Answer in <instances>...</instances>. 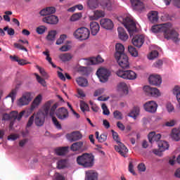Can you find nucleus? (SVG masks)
Segmentation results:
<instances>
[{"label":"nucleus","instance_id":"obj_27","mask_svg":"<svg viewBox=\"0 0 180 180\" xmlns=\"http://www.w3.org/2000/svg\"><path fill=\"white\" fill-rule=\"evenodd\" d=\"M105 17V11L97 10L94 11V15H90L89 17V20H98L100 18Z\"/></svg>","mask_w":180,"mask_h":180},{"label":"nucleus","instance_id":"obj_1","mask_svg":"<svg viewBox=\"0 0 180 180\" xmlns=\"http://www.w3.org/2000/svg\"><path fill=\"white\" fill-rule=\"evenodd\" d=\"M122 24L128 30L130 37H132V44H134L135 47L140 49L143 44H144V36L136 35L137 33L136 22H134L133 19L130 18V17H127L123 18Z\"/></svg>","mask_w":180,"mask_h":180},{"label":"nucleus","instance_id":"obj_17","mask_svg":"<svg viewBox=\"0 0 180 180\" xmlns=\"http://www.w3.org/2000/svg\"><path fill=\"white\" fill-rule=\"evenodd\" d=\"M100 6L105 11L113 10V2L110 0H101Z\"/></svg>","mask_w":180,"mask_h":180},{"label":"nucleus","instance_id":"obj_3","mask_svg":"<svg viewBox=\"0 0 180 180\" xmlns=\"http://www.w3.org/2000/svg\"><path fill=\"white\" fill-rule=\"evenodd\" d=\"M53 100L46 101L43 105L41 110H39L35 117L34 123L36 126H43L44 124V120H46V117L49 116V112L51 108V105H53Z\"/></svg>","mask_w":180,"mask_h":180},{"label":"nucleus","instance_id":"obj_31","mask_svg":"<svg viewBox=\"0 0 180 180\" xmlns=\"http://www.w3.org/2000/svg\"><path fill=\"white\" fill-rule=\"evenodd\" d=\"M85 180H98V173L94 170L86 172Z\"/></svg>","mask_w":180,"mask_h":180},{"label":"nucleus","instance_id":"obj_56","mask_svg":"<svg viewBox=\"0 0 180 180\" xmlns=\"http://www.w3.org/2000/svg\"><path fill=\"white\" fill-rule=\"evenodd\" d=\"M4 30V32H7V34H8V36H14L15 34V30L9 28V27H5Z\"/></svg>","mask_w":180,"mask_h":180},{"label":"nucleus","instance_id":"obj_22","mask_svg":"<svg viewBox=\"0 0 180 180\" xmlns=\"http://www.w3.org/2000/svg\"><path fill=\"white\" fill-rule=\"evenodd\" d=\"M70 150L72 151H80L81 153L85 151V148H84V142L78 141L74 143L70 146Z\"/></svg>","mask_w":180,"mask_h":180},{"label":"nucleus","instance_id":"obj_16","mask_svg":"<svg viewBox=\"0 0 180 180\" xmlns=\"http://www.w3.org/2000/svg\"><path fill=\"white\" fill-rule=\"evenodd\" d=\"M149 83L150 85H155V86H158V85H161L162 80L161 79L160 75H152L149 77Z\"/></svg>","mask_w":180,"mask_h":180},{"label":"nucleus","instance_id":"obj_40","mask_svg":"<svg viewBox=\"0 0 180 180\" xmlns=\"http://www.w3.org/2000/svg\"><path fill=\"white\" fill-rule=\"evenodd\" d=\"M79 86H88V80L84 77H79L76 79Z\"/></svg>","mask_w":180,"mask_h":180},{"label":"nucleus","instance_id":"obj_36","mask_svg":"<svg viewBox=\"0 0 180 180\" xmlns=\"http://www.w3.org/2000/svg\"><path fill=\"white\" fill-rule=\"evenodd\" d=\"M171 137L174 141H179L180 140V130L177 129H174L172 131Z\"/></svg>","mask_w":180,"mask_h":180},{"label":"nucleus","instance_id":"obj_52","mask_svg":"<svg viewBox=\"0 0 180 180\" xmlns=\"http://www.w3.org/2000/svg\"><path fill=\"white\" fill-rule=\"evenodd\" d=\"M51 118H52V122H53L54 126L56 127V129H58V130H61V129H62L61 124H60L58 120H57V118H56L54 116L51 117Z\"/></svg>","mask_w":180,"mask_h":180},{"label":"nucleus","instance_id":"obj_8","mask_svg":"<svg viewBox=\"0 0 180 180\" xmlns=\"http://www.w3.org/2000/svg\"><path fill=\"white\" fill-rule=\"evenodd\" d=\"M96 75L101 82H106L109 79V77H110V71L106 68H101L97 70Z\"/></svg>","mask_w":180,"mask_h":180},{"label":"nucleus","instance_id":"obj_20","mask_svg":"<svg viewBox=\"0 0 180 180\" xmlns=\"http://www.w3.org/2000/svg\"><path fill=\"white\" fill-rule=\"evenodd\" d=\"M148 139L151 144L154 143H160V140L161 139V134H155V131H152L148 135Z\"/></svg>","mask_w":180,"mask_h":180},{"label":"nucleus","instance_id":"obj_60","mask_svg":"<svg viewBox=\"0 0 180 180\" xmlns=\"http://www.w3.org/2000/svg\"><path fill=\"white\" fill-rule=\"evenodd\" d=\"M65 178L60 174L59 173H56L53 176V180H64Z\"/></svg>","mask_w":180,"mask_h":180},{"label":"nucleus","instance_id":"obj_35","mask_svg":"<svg viewBox=\"0 0 180 180\" xmlns=\"http://www.w3.org/2000/svg\"><path fill=\"white\" fill-rule=\"evenodd\" d=\"M26 111L22 110L19 114L16 111L11 112V116L14 118L15 120H18V122H20L22 120V117H23V115H25Z\"/></svg>","mask_w":180,"mask_h":180},{"label":"nucleus","instance_id":"obj_55","mask_svg":"<svg viewBox=\"0 0 180 180\" xmlns=\"http://www.w3.org/2000/svg\"><path fill=\"white\" fill-rule=\"evenodd\" d=\"M34 75L39 84H41L43 86H46V80L41 78L39 75H37V73H35Z\"/></svg>","mask_w":180,"mask_h":180},{"label":"nucleus","instance_id":"obj_30","mask_svg":"<svg viewBox=\"0 0 180 180\" xmlns=\"http://www.w3.org/2000/svg\"><path fill=\"white\" fill-rule=\"evenodd\" d=\"M115 57H119L122 55H124V46L122 44H117L115 45Z\"/></svg>","mask_w":180,"mask_h":180},{"label":"nucleus","instance_id":"obj_13","mask_svg":"<svg viewBox=\"0 0 180 180\" xmlns=\"http://www.w3.org/2000/svg\"><path fill=\"white\" fill-rule=\"evenodd\" d=\"M117 146H115V150L117 153H119L122 157H127V154L129 153V149L122 142L117 143Z\"/></svg>","mask_w":180,"mask_h":180},{"label":"nucleus","instance_id":"obj_18","mask_svg":"<svg viewBox=\"0 0 180 180\" xmlns=\"http://www.w3.org/2000/svg\"><path fill=\"white\" fill-rule=\"evenodd\" d=\"M56 116L60 120H65V119H68L69 116L68 110L65 108H60L58 110Z\"/></svg>","mask_w":180,"mask_h":180},{"label":"nucleus","instance_id":"obj_44","mask_svg":"<svg viewBox=\"0 0 180 180\" xmlns=\"http://www.w3.org/2000/svg\"><path fill=\"white\" fill-rule=\"evenodd\" d=\"M173 94L175 95L178 102H180V87L179 86H175L173 89Z\"/></svg>","mask_w":180,"mask_h":180},{"label":"nucleus","instance_id":"obj_12","mask_svg":"<svg viewBox=\"0 0 180 180\" xmlns=\"http://www.w3.org/2000/svg\"><path fill=\"white\" fill-rule=\"evenodd\" d=\"M143 108L146 112H149V113H155L157 112V108H158V105L155 101H148L143 105Z\"/></svg>","mask_w":180,"mask_h":180},{"label":"nucleus","instance_id":"obj_62","mask_svg":"<svg viewBox=\"0 0 180 180\" xmlns=\"http://www.w3.org/2000/svg\"><path fill=\"white\" fill-rule=\"evenodd\" d=\"M162 60H159L153 64V67H155V68H161V67H162Z\"/></svg>","mask_w":180,"mask_h":180},{"label":"nucleus","instance_id":"obj_37","mask_svg":"<svg viewBox=\"0 0 180 180\" xmlns=\"http://www.w3.org/2000/svg\"><path fill=\"white\" fill-rule=\"evenodd\" d=\"M68 146L58 148L55 150V153L56 155H65L66 153H68Z\"/></svg>","mask_w":180,"mask_h":180},{"label":"nucleus","instance_id":"obj_58","mask_svg":"<svg viewBox=\"0 0 180 180\" xmlns=\"http://www.w3.org/2000/svg\"><path fill=\"white\" fill-rule=\"evenodd\" d=\"M14 47H15V49H18V50H22V51L27 52V49L25 48L20 44L15 43L14 44Z\"/></svg>","mask_w":180,"mask_h":180},{"label":"nucleus","instance_id":"obj_61","mask_svg":"<svg viewBox=\"0 0 180 180\" xmlns=\"http://www.w3.org/2000/svg\"><path fill=\"white\" fill-rule=\"evenodd\" d=\"M33 122H34V114H33L29 119L28 122L27 124V127H30L32 124H33Z\"/></svg>","mask_w":180,"mask_h":180},{"label":"nucleus","instance_id":"obj_47","mask_svg":"<svg viewBox=\"0 0 180 180\" xmlns=\"http://www.w3.org/2000/svg\"><path fill=\"white\" fill-rule=\"evenodd\" d=\"M67 39V34H61L59 37V39H58V40L56 41V44L57 46H60V44H63V43H64V41H65Z\"/></svg>","mask_w":180,"mask_h":180},{"label":"nucleus","instance_id":"obj_54","mask_svg":"<svg viewBox=\"0 0 180 180\" xmlns=\"http://www.w3.org/2000/svg\"><path fill=\"white\" fill-rule=\"evenodd\" d=\"M46 30H47V27L43 25H41L37 27V30H36L37 33H38V34H43L44 33L46 32Z\"/></svg>","mask_w":180,"mask_h":180},{"label":"nucleus","instance_id":"obj_42","mask_svg":"<svg viewBox=\"0 0 180 180\" xmlns=\"http://www.w3.org/2000/svg\"><path fill=\"white\" fill-rule=\"evenodd\" d=\"M57 168L58 169H63L68 165L67 160H60L57 162Z\"/></svg>","mask_w":180,"mask_h":180},{"label":"nucleus","instance_id":"obj_49","mask_svg":"<svg viewBox=\"0 0 180 180\" xmlns=\"http://www.w3.org/2000/svg\"><path fill=\"white\" fill-rule=\"evenodd\" d=\"M82 18V14L81 13H75L72 15L70 18L71 22H77V20H79Z\"/></svg>","mask_w":180,"mask_h":180},{"label":"nucleus","instance_id":"obj_57","mask_svg":"<svg viewBox=\"0 0 180 180\" xmlns=\"http://www.w3.org/2000/svg\"><path fill=\"white\" fill-rule=\"evenodd\" d=\"M111 131L112 133L113 140H115V141H116L117 144L120 143V139H119V134H117V132L114 131L113 130H112Z\"/></svg>","mask_w":180,"mask_h":180},{"label":"nucleus","instance_id":"obj_6","mask_svg":"<svg viewBox=\"0 0 180 180\" xmlns=\"http://www.w3.org/2000/svg\"><path fill=\"white\" fill-rule=\"evenodd\" d=\"M116 75L117 77H120V78H123V79H129L131 81H133L137 78V74L132 70H118L116 72Z\"/></svg>","mask_w":180,"mask_h":180},{"label":"nucleus","instance_id":"obj_45","mask_svg":"<svg viewBox=\"0 0 180 180\" xmlns=\"http://www.w3.org/2000/svg\"><path fill=\"white\" fill-rule=\"evenodd\" d=\"M113 116L114 119H116L117 120H123V114L119 110L114 111Z\"/></svg>","mask_w":180,"mask_h":180},{"label":"nucleus","instance_id":"obj_7","mask_svg":"<svg viewBox=\"0 0 180 180\" xmlns=\"http://www.w3.org/2000/svg\"><path fill=\"white\" fill-rule=\"evenodd\" d=\"M33 99V94L30 92H26L22 94V96L20 98L18 101V106H26L32 102Z\"/></svg>","mask_w":180,"mask_h":180},{"label":"nucleus","instance_id":"obj_50","mask_svg":"<svg viewBox=\"0 0 180 180\" xmlns=\"http://www.w3.org/2000/svg\"><path fill=\"white\" fill-rule=\"evenodd\" d=\"M58 107V105L57 103H55L51 108V110L49 112V115L51 117H53L54 115H56V110Z\"/></svg>","mask_w":180,"mask_h":180},{"label":"nucleus","instance_id":"obj_41","mask_svg":"<svg viewBox=\"0 0 180 180\" xmlns=\"http://www.w3.org/2000/svg\"><path fill=\"white\" fill-rule=\"evenodd\" d=\"M60 60L65 63L66 61H70L72 58V56L70 53H63L59 56Z\"/></svg>","mask_w":180,"mask_h":180},{"label":"nucleus","instance_id":"obj_11","mask_svg":"<svg viewBox=\"0 0 180 180\" xmlns=\"http://www.w3.org/2000/svg\"><path fill=\"white\" fill-rule=\"evenodd\" d=\"M81 61H83L86 65H96V64L103 63V59L101 56H98L96 58H91L90 59L83 58L81 59Z\"/></svg>","mask_w":180,"mask_h":180},{"label":"nucleus","instance_id":"obj_26","mask_svg":"<svg viewBox=\"0 0 180 180\" xmlns=\"http://www.w3.org/2000/svg\"><path fill=\"white\" fill-rule=\"evenodd\" d=\"M53 13H56V8L54 7H46L40 11L41 16H49V15H53Z\"/></svg>","mask_w":180,"mask_h":180},{"label":"nucleus","instance_id":"obj_51","mask_svg":"<svg viewBox=\"0 0 180 180\" xmlns=\"http://www.w3.org/2000/svg\"><path fill=\"white\" fill-rule=\"evenodd\" d=\"M101 108L103 110V114L105 116H109V115H110V111H109V109H108V106L106 105V104H102Z\"/></svg>","mask_w":180,"mask_h":180},{"label":"nucleus","instance_id":"obj_15","mask_svg":"<svg viewBox=\"0 0 180 180\" xmlns=\"http://www.w3.org/2000/svg\"><path fill=\"white\" fill-rule=\"evenodd\" d=\"M101 27L106 29V30H112L113 29V21L109 18H102L100 20Z\"/></svg>","mask_w":180,"mask_h":180},{"label":"nucleus","instance_id":"obj_46","mask_svg":"<svg viewBox=\"0 0 180 180\" xmlns=\"http://www.w3.org/2000/svg\"><path fill=\"white\" fill-rule=\"evenodd\" d=\"M16 94H18V89H13L6 98H11L12 102L16 99Z\"/></svg>","mask_w":180,"mask_h":180},{"label":"nucleus","instance_id":"obj_63","mask_svg":"<svg viewBox=\"0 0 180 180\" xmlns=\"http://www.w3.org/2000/svg\"><path fill=\"white\" fill-rule=\"evenodd\" d=\"M138 169L139 171H140V172H146V165H144L143 163H140L138 165Z\"/></svg>","mask_w":180,"mask_h":180},{"label":"nucleus","instance_id":"obj_2","mask_svg":"<svg viewBox=\"0 0 180 180\" xmlns=\"http://www.w3.org/2000/svg\"><path fill=\"white\" fill-rule=\"evenodd\" d=\"M151 30L153 33H163L167 40H172L174 43L179 41V34L171 27V23L153 25Z\"/></svg>","mask_w":180,"mask_h":180},{"label":"nucleus","instance_id":"obj_5","mask_svg":"<svg viewBox=\"0 0 180 180\" xmlns=\"http://www.w3.org/2000/svg\"><path fill=\"white\" fill-rule=\"evenodd\" d=\"M91 32L86 27H80L75 30L73 34V36L77 40H88L89 39V35Z\"/></svg>","mask_w":180,"mask_h":180},{"label":"nucleus","instance_id":"obj_23","mask_svg":"<svg viewBox=\"0 0 180 180\" xmlns=\"http://www.w3.org/2000/svg\"><path fill=\"white\" fill-rule=\"evenodd\" d=\"M41 101H43V96H41V94H39L32 101L30 107V110H34V109H37V108L40 106Z\"/></svg>","mask_w":180,"mask_h":180},{"label":"nucleus","instance_id":"obj_4","mask_svg":"<svg viewBox=\"0 0 180 180\" xmlns=\"http://www.w3.org/2000/svg\"><path fill=\"white\" fill-rule=\"evenodd\" d=\"M77 162L84 168H92L95 164V156L92 154L84 153L77 158Z\"/></svg>","mask_w":180,"mask_h":180},{"label":"nucleus","instance_id":"obj_29","mask_svg":"<svg viewBox=\"0 0 180 180\" xmlns=\"http://www.w3.org/2000/svg\"><path fill=\"white\" fill-rule=\"evenodd\" d=\"M117 32L119 38L120 40H122V41H126V40L129 39V35H127V33H126V31H124V28L119 27L117 28Z\"/></svg>","mask_w":180,"mask_h":180},{"label":"nucleus","instance_id":"obj_21","mask_svg":"<svg viewBox=\"0 0 180 180\" xmlns=\"http://www.w3.org/2000/svg\"><path fill=\"white\" fill-rule=\"evenodd\" d=\"M117 89L122 95H128L129 94V86L125 82H120L117 84Z\"/></svg>","mask_w":180,"mask_h":180},{"label":"nucleus","instance_id":"obj_53","mask_svg":"<svg viewBox=\"0 0 180 180\" xmlns=\"http://www.w3.org/2000/svg\"><path fill=\"white\" fill-rule=\"evenodd\" d=\"M157 57H158V51H152L148 56V60H154V58H157Z\"/></svg>","mask_w":180,"mask_h":180},{"label":"nucleus","instance_id":"obj_59","mask_svg":"<svg viewBox=\"0 0 180 180\" xmlns=\"http://www.w3.org/2000/svg\"><path fill=\"white\" fill-rule=\"evenodd\" d=\"M167 110L169 112V113H171L172 112H174L175 110V108H174V105L171 104V103H168L166 105Z\"/></svg>","mask_w":180,"mask_h":180},{"label":"nucleus","instance_id":"obj_43","mask_svg":"<svg viewBox=\"0 0 180 180\" xmlns=\"http://www.w3.org/2000/svg\"><path fill=\"white\" fill-rule=\"evenodd\" d=\"M128 51L132 56V57H137L139 56V52H137V49L134 48L133 46H128Z\"/></svg>","mask_w":180,"mask_h":180},{"label":"nucleus","instance_id":"obj_38","mask_svg":"<svg viewBox=\"0 0 180 180\" xmlns=\"http://www.w3.org/2000/svg\"><path fill=\"white\" fill-rule=\"evenodd\" d=\"M140 113V108L139 107H134L133 110L129 112L128 116L129 117H132L133 119H136L137 116H139Z\"/></svg>","mask_w":180,"mask_h":180},{"label":"nucleus","instance_id":"obj_48","mask_svg":"<svg viewBox=\"0 0 180 180\" xmlns=\"http://www.w3.org/2000/svg\"><path fill=\"white\" fill-rule=\"evenodd\" d=\"M80 109L82 112H86L89 110V107H88V104H86L84 101H80Z\"/></svg>","mask_w":180,"mask_h":180},{"label":"nucleus","instance_id":"obj_64","mask_svg":"<svg viewBox=\"0 0 180 180\" xmlns=\"http://www.w3.org/2000/svg\"><path fill=\"white\" fill-rule=\"evenodd\" d=\"M117 127L121 130V131H124V129H126V127H124V124L120 122H117Z\"/></svg>","mask_w":180,"mask_h":180},{"label":"nucleus","instance_id":"obj_32","mask_svg":"<svg viewBox=\"0 0 180 180\" xmlns=\"http://www.w3.org/2000/svg\"><path fill=\"white\" fill-rule=\"evenodd\" d=\"M148 19H149L150 22L152 23H155V22H158V12L157 11H150L148 13Z\"/></svg>","mask_w":180,"mask_h":180},{"label":"nucleus","instance_id":"obj_33","mask_svg":"<svg viewBox=\"0 0 180 180\" xmlns=\"http://www.w3.org/2000/svg\"><path fill=\"white\" fill-rule=\"evenodd\" d=\"M158 146L159 147V150H160V151H165L169 148V144H168V142L165 141H160L158 143Z\"/></svg>","mask_w":180,"mask_h":180},{"label":"nucleus","instance_id":"obj_9","mask_svg":"<svg viewBox=\"0 0 180 180\" xmlns=\"http://www.w3.org/2000/svg\"><path fill=\"white\" fill-rule=\"evenodd\" d=\"M115 60L121 68H123L124 70L130 68V63H129V57H127V55L124 54L115 57Z\"/></svg>","mask_w":180,"mask_h":180},{"label":"nucleus","instance_id":"obj_28","mask_svg":"<svg viewBox=\"0 0 180 180\" xmlns=\"http://www.w3.org/2000/svg\"><path fill=\"white\" fill-rule=\"evenodd\" d=\"M101 5V0H89L87 1V6L91 11L96 9Z\"/></svg>","mask_w":180,"mask_h":180},{"label":"nucleus","instance_id":"obj_14","mask_svg":"<svg viewBox=\"0 0 180 180\" xmlns=\"http://www.w3.org/2000/svg\"><path fill=\"white\" fill-rule=\"evenodd\" d=\"M66 139L70 141V143L78 141V140H81V139H82V134H81L79 131H75L70 134H68L66 135Z\"/></svg>","mask_w":180,"mask_h":180},{"label":"nucleus","instance_id":"obj_25","mask_svg":"<svg viewBox=\"0 0 180 180\" xmlns=\"http://www.w3.org/2000/svg\"><path fill=\"white\" fill-rule=\"evenodd\" d=\"M130 1L134 9H136V11H143V9H144V4H143L140 0Z\"/></svg>","mask_w":180,"mask_h":180},{"label":"nucleus","instance_id":"obj_24","mask_svg":"<svg viewBox=\"0 0 180 180\" xmlns=\"http://www.w3.org/2000/svg\"><path fill=\"white\" fill-rule=\"evenodd\" d=\"M101 29V27L99 26V24L97 22H90V30L91 32V34L93 36H96L98 33H99V30Z\"/></svg>","mask_w":180,"mask_h":180},{"label":"nucleus","instance_id":"obj_39","mask_svg":"<svg viewBox=\"0 0 180 180\" xmlns=\"http://www.w3.org/2000/svg\"><path fill=\"white\" fill-rule=\"evenodd\" d=\"M56 36H57V31L51 30L46 36V40H48V41H54V40H56Z\"/></svg>","mask_w":180,"mask_h":180},{"label":"nucleus","instance_id":"obj_34","mask_svg":"<svg viewBox=\"0 0 180 180\" xmlns=\"http://www.w3.org/2000/svg\"><path fill=\"white\" fill-rule=\"evenodd\" d=\"M96 139L98 140V143H105L108 140V135L106 134H101L99 136V131H96Z\"/></svg>","mask_w":180,"mask_h":180},{"label":"nucleus","instance_id":"obj_19","mask_svg":"<svg viewBox=\"0 0 180 180\" xmlns=\"http://www.w3.org/2000/svg\"><path fill=\"white\" fill-rule=\"evenodd\" d=\"M43 22L48 25H57L58 23V17L51 15H46L43 18Z\"/></svg>","mask_w":180,"mask_h":180},{"label":"nucleus","instance_id":"obj_10","mask_svg":"<svg viewBox=\"0 0 180 180\" xmlns=\"http://www.w3.org/2000/svg\"><path fill=\"white\" fill-rule=\"evenodd\" d=\"M143 91L148 96H153V98H158V96H161V92H160V90L155 87L145 86L143 87Z\"/></svg>","mask_w":180,"mask_h":180}]
</instances>
